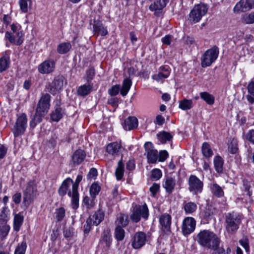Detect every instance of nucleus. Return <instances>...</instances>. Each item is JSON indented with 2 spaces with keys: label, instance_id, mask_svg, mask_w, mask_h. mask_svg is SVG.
<instances>
[{
  "label": "nucleus",
  "instance_id": "473e14b6",
  "mask_svg": "<svg viewBox=\"0 0 254 254\" xmlns=\"http://www.w3.org/2000/svg\"><path fill=\"white\" fill-rule=\"evenodd\" d=\"M210 189L212 194L216 197H221L224 196L223 189L217 184H213L210 187Z\"/></svg>",
  "mask_w": 254,
  "mask_h": 254
},
{
  "label": "nucleus",
  "instance_id": "4be33fe9",
  "mask_svg": "<svg viewBox=\"0 0 254 254\" xmlns=\"http://www.w3.org/2000/svg\"><path fill=\"white\" fill-rule=\"evenodd\" d=\"M123 126L126 130L134 129L138 126V120L136 117L130 116L124 121Z\"/></svg>",
  "mask_w": 254,
  "mask_h": 254
},
{
  "label": "nucleus",
  "instance_id": "1a4fd4ad",
  "mask_svg": "<svg viewBox=\"0 0 254 254\" xmlns=\"http://www.w3.org/2000/svg\"><path fill=\"white\" fill-rule=\"evenodd\" d=\"M189 190L193 194L201 193L203 190V183L195 175L190 176L189 181Z\"/></svg>",
  "mask_w": 254,
  "mask_h": 254
},
{
  "label": "nucleus",
  "instance_id": "f8f14e48",
  "mask_svg": "<svg viewBox=\"0 0 254 254\" xmlns=\"http://www.w3.org/2000/svg\"><path fill=\"white\" fill-rule=\"evenodd\" d=\"M147 239L145 233L137 232L135 233L132 239L131 246L134 249H139L145 244Z\"/></svg>",
  "mask_w": 254,
  "mask_h": 254
},
{
  "label": "nucleus",
  "instance_id": "412c9836",
  "mask_svg": "<svg viewBox=\"0 0 254 254\" xmlns=\"http://www.w3.org/2000/svg\"><path fill=\"white\" fill-rule=\"evenodd\" d=\"M112 243V236L110 231H105L100 241V244L103 247L105 251H108L110 248Z\"/></svg>",
  "mask_w": 254,
  "mask_h": 254
},
{
  "label": "nucleus",
  "instance_id": "ea45409f",
  "mask_svg": "<svg viewBox=\"0 0 254 254\" xmlns=\"http://www.w3.org/2000/svg\"><path fill=\"white\" fill-rule=\"evenodd\" d=\"M214 167L218 173H222L223 171V160L220 156H216L214 158Z\"/></svg>",
  "mask_w": 254,
  "mask_h": 254
},
{
  "label": "nucleus",
  "instance_id": "6e6552de",
  "mask_svg": "<svg viewBox=\"0 0 254 254\" xmlns=\"http://www.w3.org/2000/svg\"><path fill=\"white\" fill-rule=\"evenodd\" d=\"M51 96L46 93L40 98L37 108L36 113L41 116L44 117L48 113L50 107Z\"/></svg>",
  "mask_w": 254,
  "mask_h": 254
},
{
  "label": "nucleus",
  "instance_id": "4c0bfd02",
  "mask_svg": "<svg viewBox=\"0 0 254 254\" xmlns=\"http://www.w3.org/2000/svg\"><path fill=\"white\" fill-rule=\"evenodd\" d=\"M197 209V205L193 202H188L184 203V209L186 214H192Z\"/></svg>",
  "mask_w": 254,
  "mask_h": 254
},
{
  "label": "nucleus",
  "instance_id": "f03ea898",
  "mask_svg": "<svg viewBox=\"0 0 254 254\" xmlns=\"http://www.w3.org/2000/svg\"><path fill=\"white\" fill-rule=\"evenodd\" d=\"M242 215L235 212L228 213L225 216V227L228 234H235L241 223Z\"/></svg>",
  "mask_w": 254,
  "mask_h": 254
},
{
  "label": "nucleus",
  "instance_id": "423d86ee",
  "mask_svg": "<svg viewBox=\"0 0 254 254\" xmlns=\"http://www.w3.org/2000/svg\"><path fill=\"white\" fill-rule=\"evenodd\" d=\"M219 49L216 46L207 50L203 54L201 59V65L203 67L209 66L217 59Z\"/></svg>",
  "mask_w": 254,
  "mask_h": 254
},
{
  "label": "nucleus",
  "instance_id": "a18cd8bd",
  "mask_svg": "<svg viewBox=\"0 0 254 254\" xmlns=\"http://www.w3.org/2000/svg\"><path fill=\"white\" fill-rule=\"evenodd\" d=\"M95 197L90 198L88 196H85L82 200V204L85 205L87 209H91L94 207L95 204Z\"/></svg>",
  "mask_w": 254,
  "mask_h": 254
},
{
  "label": "nucleus",
  "instance_id": "0eeeda50",
  "mask_svg": "<svg viewBox=\"0 0 254 254\" xmlns=\"http://www.w3.org/2000/svg\"><path fill=\"white\" fill-rule=\"evenodd\" d=\"M149 215V210L147 205L144 203L142 205H135L132 210V213L130 215L131 220L135 222H138L141 218L147 219Z\"/></svg>",
  "mask_w": 254,
  "mask_h": 254
},
{
  "label": "nucleus",
  "instance_id": "680f3d73",
  "mask_svg": "<svg viewBox=\"0 0 254 254\" xmlns=\"http://www.w3.org/2000/svg\"><path fill=\"white\" fill-rule=\"evenodd\" d=\"M240 244L245 249L247 252L250 251V247L249 245V240L247 238H244L239 241Z\"/></svg>",
  "mask_w": 254,
  "mask_h": 254
},
{
  "label": "nucleus",
  "instance_id": "c85d7f7f",
  "mask_svg": "<svg viewBox=\"0 0 254 254\" xmlns=\"http://www.w3.org/2000/svg\"><path fill=\"white\" fill-rule=\"evenodd\" d=\"M93 31L100 34L102 36H105L108 34L106 28L104 27L102 23L100 21H94L93 25Z\"/></svg>",
  "mask_w": 254,
  "mask_h": 254
},
{
  "label": "nucleus",
  "instance_id": "603ef678",
  "mask_svg": "<svg viewBox=\"0 0 254 254\" xmlns=\"http://www.w3.org/2000/svg\"><path fill=\"white\" fill-rule=\"evenodd\" d=\"M169 75L170 71H167L166 73L159 72L158 73L152 75V77L154 80L159 81L163 79L167 78L168 77Z\"/></svg>",
  "mask_w": 254,
  "mask_h": 254
},
{
  "label": "nucleus",
  "instance_id": "69168bd1",
  "mask_svg": "<svg viewBox=\"0 0 254 254\" xmlns=\"http://www.w3.org/2000/svg\"><path fill=\"white\" fill-rule=\"evenodd\" d=\"M82 179V175H78L77 176V178L76 179L75 182L74 183L73 182V183H72V190H78L79 184L81 181Z\"/></svg>",
  "mask_w": 254,
  "mask_h": 254
},
{
  "label": "nucleus",
  "instance_id": "6ab92c4d",
  "mask_svg": "<svg viewBox=\"0 0 254 254\" xmlns=\"http://www.w3.org/2000/svg\"><path fill=\"white\" fill-rule=\"evenodd\" d=\"M86 154L85 151L81 149H78L75 151L71 158V163L73 166H76L80 165L85 159Z\"/></svg>",
  "mask_w": 254,
  "mask_h": 254
},
{
  "label": "nucleus",
  "instance_id": "2eb2a0df",
  "mask_svg": "<svg viewBox=\"0 0 254 254\" xmlns=\"http://www.w3.org/2000/svg\"><path fill=\"white\" fill-rule=\"evenodd\" d=\"M196 221L195 219L191 217L185 218L182 225V232L184 235L190 234L195 229Z\"/></svg>",
  "mask_w": 254,
  "mask_h": 254
},
{
  "label": "nucleus",
  "instance_id": "09e8293b",
  "mask_svg": "<svg viewBox=\"0 0 254 254\" xmlns=\"http://www.w3.org/2000/svg\"><path fill=\"white\" fill-rule=\"evenodd\" d=\"M254 13H246L242 15V20L246 24H252L254 23Z\"/></svg>",
  "mask_w": 254,
  "mask_h": 254
},
{
  "label": "nucleus",
  "instance_id": "2f4dec72",
  "mask_svg": "<svg viewBox=\"0 0 254 254\" xmlns=\"http://www.w3.org/2000/svg\"><path fill=\"white\" fill-rule=\"evenodd\" d=\"M158 140L162 143H165L167 141H170L173 138V135L170 133L163 131L157 134Z\"/></svg>",
  "mask_w": 254,
  "mask_h": 254
},
{
  "label": "nucleus",
  "instance_id": "a878e982",
  "mask_svg": "<svg viewBox=\"0 0 254 254\" xmlns=\"http://www.w3.org/2000/svg\"><path fill=\"white\" fill-rule=\"evenodd\" d=\"M122 145L120 143L117 142H112L107 146L106 151L113 155H117Z\"/></svg>",
  "mask_w": 254,
  "mask_h": 254
},
{
  "label": "nucleus",
  "instance_id": "5fc2aeb1",
  "mask_svg": "<svg viewBox=\"0 0 254 254\" xmlns=\"http://www.w3.org/2000/svg\"><path fill=\"white\" fill-rule=\"evenodd\" d=\"M238 149L236 140L233 139L228 144V150L232 154H235Z\"/></svg>",
  "mask_w": 254,
  "mask_h": 254
},
{
  "label": "nucleus",
  "instance_id": "393cba45",
  "mask_svg": "<svg viewBox=\"0 0 254 254\" xmlns=\"http://www.w3.org/2000/svg\"><path fill=\"white\" fill-rule=\"evenodd\" d=\"M105 216L104 212L99 209L96 211L92 216H90L88 219H90L92 225H98L103 220Z\"/></svg>",
  "mask_w": 254,
  "mask_h": 254
},
{
  "label": "nucleus",
  "instance_id": "37998d69",
  "mask_svg": "<svg viewBox=\"0 0 254 254\" xmlns=\"http://www.w3.org/2000/svg\"><path fill=\"white\" fill-rule=\"evenodd\" d=\"M101 190L99 185L96 183H93L90 188V194L91 197H96Z\"/></svg>",
  "mask_w": 254,
  "mask_h": 254
},
{
  "label": "nucleus",
  "instance_id": "6e6d98bb",
  "mask_svg": "<svg viewBox=\"0 0 254 254\" xmlns=\"http://www.w3.org/2000/svg\"><path fill=\"white\" fill-rule=\"evenodd\" d=\"M7 210V207L6 206H4L0 210V219L3 222H6L8 220V216L6 213V210Z\"/></svg>",
  "mask_w": 254,
  "mask_h": 254
},
{
  "label": "nucleus",
  "instance_id": "dca6fc26",
  "mask_svg": "<svg viewBox=\"0 0 254 254\" xmlns=\"http://www.w3.org/2000/svg\"><path fill=\"white\" fill-rule=\"evenodd\" d=\"M65 115V109L61 106V102L57 100L54 107V110L51 113V119L54 122H58Z\"/></svg>",
  "mask_w": 254,
  "mask_h": 254
},
{
  "label": "nucleus",
  "instance_id": "0e129e2a",
  "mask_svg": "<svg viewBox=\"0 0 254 254\" xmlns=\"http://www.w3.org/2000/svg\"><path fill=\"white\" fill-rule=\"evenodd\" d=\"M168 157V153L166 150H162L158 154V161L160 162H163L166 160Z\"/></svg>",
  "mask_w": 254,
  "mask_h": 254
},
{
  "label": "nucleus",
  "instance_id": "5701e85b",
  "mask_svg": "<svg viewBox=\"0 0 254 254\" xmlns=\"http://www.w3.org/2000/svg\"><path fill=\"white\" fill-rule=\"evenodd\" d=\"M162 186L167 193L171 194L176 186V180L172 177H167L164 180Z\"/></svg>",
  "mask_w": 254,
  "mask_h": 254
},
{
  "label": "nucleus",
  "instance_id": "20e7f679",
  "mask_svg": "<svg viewBox=\"0 0 254 254\" xmlns=\"http://www.w3.org/2000/svg\"><path fill=\"white\" fill-rule=\"evenodd\" d=\"M207 10V6L204 3H200L195 4L190 13L189 19L190 21L193 24L198 22L206 14Z\"/></svg>",
  "mask_w": 254,
  "mask_h": 254
},
{
  "label": "nucleus",
  "instance_id": "c756f323",
  "mask_svg": "<svg viewBox=\"0 0 254 254\" xmlns=\"http://www.w3.org/2000/svg\"><path fill=\"white\" fill-rule=\"evenodd\" d=\"M128 223V216L122 213L119 214L115 221V224L117 227L119 226L121 227H126Z\"/></svg>",
  "mask_w": 254,
  "mask_h": 254
},
{
  "label": "nucleus",
  "instance_id": "e433bc0d",
  "mask_svg": "<svg viewBox=\"0 0 254 254\" xmlns=\"http://www.w3.org/2000/svg\"><path fill=\"white\" fill-rule=\"evenodd\" d=\"M200 97L208 105H212L214 103V97L207 92H202L200 93Z\"/></svg>",
  "mask_w": 254,
  "mask_h": 254
},
{
  "label": "nucleus",
  "instance_id": "39448f33",
  "mask_svg": "<svg viewBox=\"0 0 254 254\" xmlns=\"http://www.w3.org/2000/svg\"><path fill=\"white\" fill-rule=\"evenodd\" d=\"M27 118L25 113H22L16 119L11 131L15 137L23 134L27 126Z\"/></svg>",
  "mask_w": 254,
  "mask_h": 254
},
{
  "label": "nucleus",
  "instance_id": "58836bf2",
  "mask_svg": "<svg viewBox=\"0 0 254 254\" xmlns=\"http://www.w3.org/2000/svg\"><path fill=\"white\" fill-rule=\"evenodd\" d=\"M124 173V164L122 159H121L118 163V167L116 170L115 175L118 180L122 179Z\"/></svg>",
  "mask_w": 254,
  "mask_h": 254
},
{
  "label": "nucleus",
  "instance_id": "72a5a7b5",
  "mask_svg": "<svg viewBox=\"0 0 254 254\" xmlns=\"http://www.w3.org/2000/svg\"><path fill=\"white\" fill-rule=\"evenodd\" d=\"M10 60L8 56L4 55L0 58V72L5 71L9 67Z\"/></svg>",
  "mask_w": 254,
  "mask_h": 254
},
{
  "label": "nucleus",
  "instance_id": "3c124183",
  "mask_svg": "<svg viewBox=\"0 0 254 254\" xmlns=\"http://www.w3.org/2000/svg\"><path fill=\"white\" fill-rule=\"evenodd\" d=\"M27 248L25 242H22L15 249L14 254H25Z\"/></svg>",
  "mask_w": 254,
  "mask_h": 254
},
{
  "label": "nucleus",
  "instance_id": "9d476101",
  "mask_svg": "<svg viewBox=\"0 0 254 254\" xmlns=\"http://www.w3.org/2000/svg\"><path fill=\"white\" fill-rule=\"evenodd\" d=\"M170 0H152L153 2L149 6V9L154 14L160 17L162 15L163 9L166 6Z\"/></svg>",
  "mask_w": 254,
  "mask_h": 254
},
{
  "label": "nucleus",
  "instance_id": "a19ab883",
  "mask_svg": "<svg viewBox=\"0 0 254 254\" xmlns=\"http://www.w3.org/2000/svg\"><path fill=\"white\" fill-rule=\"evenodd\" d=\"M23 216L20 213L16 214L14 217V229L18 231L23 221Z\"/></svg>",
  "mask_w": 254,
  "mask_h": 254
},
{
  "label": "nucleus",
  "instance_id": "f704fd0d",
  "mask_svg": "<svg viewBox=\"0 0 254 254\" xmlns=\"http://www.w3.org/2000/svg\"><path fill=\"white\" fill-rule=\"evenodd\" d=\"M71 48V45L69 42L60 44L57 47V52L60 54H64L68 52Z\"/></svg>",
  "mask_w": 254,
  "mask_h": 254
},
{
  "label": "nucleus",
  "instance_id": "338daca9",
  "mask_svg": "<svg viewBox=\"0 0 254 254\" xmlns=\"http://www.w3.org/2000/svg\"><path fill=\"white\" fill-rule=\"evenodd\" d=\"M160 188L159 184L154 183L153 185L150 188V191L152 193V196H154L157 192L158 191Z\"/></svg>",
  "mask_w": 254,
  "mask_h": 254
},
{
  "label": "nucleus",
  "instance_id": "e2e57ef3",
  "mask_svg": "<svg viewBox=\"0 0 254 254\" xmlns=\"http://www.w3.org/2000/svg\"><path fill=\"white\" fill-rule=\"evenodd\" d=\"M120 90V85H116L109 90V93L111 96H115L119 93Z\"/></svg>",
  "mask_w": 254,
  "mask_h": 254
},
{
  "label": "nucleus",
  "instance_id": "49530a36",
  "mask_svg": "<svg viewBox=\"0 0 254 254\" xmlns=\"http://www.w3.org/2000/svg\"><path fill=\"white\" fill-rule=\"evenodd\" d=\"M125 232L123 227H116L115 230V237L117 241H121L123 240L125 238Z\"/></svg>",
  "mask_w": 254,
  "mask_h": 254
},
{
  "label": "nucleus",
  "instance_id": "8fccbe9b",
  "mask_svg": "<svg viewBox=\"0 0 254 254\" xmlns=\"http://www.w3.org/2000/svg\"><path fill=\"white\" fill-rule=\"evenodd\" d=\"M95 75V70L94 67H89L86 71V79L87 83H91Z\"/></svg>",
  "mask_w": 254,
  "mask_h": 254
},
{
  "label": "nucleus",
  "instance_id": "774afa93",
  "mask_svg": "<svg viewBox=\"0 0 254 254\" xmlns=\"http://www.w3.org/2000/svg\"><path fill=\"white\" fill-rule=\"evenodd\" d=\"M246 138L248 140L254 144V129H251L248 131Z\"/></svg>",
  "mask_w": 254,
  "mask_h": 254
},
{
  "label": "nucleus",
  "instance_id": "a211bd4d",
  "mask_svg": "<svg viewBox=\"0 0 254 254\" xmlns=\"http://www.w3.org/2000/svg\"><path fill=\"white\" fill-rule=\"evenodd\" d=\"M55 68V62L53 60H46L38 67V71L41 74H49L54 71Z\"/></svg>",
  "mask_w": 254,
  "mask_h": 254
},
{
  "label": "nucleus",
  "instance_id": "de8ad7c7",
  "mask_svg": "<svg viewBox=\"0 0 254 254\" xmlns=\"http://www.w3.org/2000/svg\"><path fill=\"white\" fill-rule=\"evenodd\" d=\"M43 117L35 112L34 116L30 122V127L32 128H34L37 124L42 122Z\"/></svg>",
  "mask_w": 254,
  "mask_h": 254
},
{
  "label": "nucleus",
  "instance_id": "79ce46f5",
  "mask_svg": "<svg viewBox=\"0 0 254 254\" xmlns=\"http://www.w3.org/2000/svg\"><path fill=\"white\" fill-rule=\"evenodd\" d=\"M192 107V101L185 99L180 101L179 108L183 110H188Z\"/></svg>",
  "mask_w": 254,
  "mask_h": 254
},
{
  "label": "nucleus",
  "instance_id": "bb28decb",
  "mask_svg": "<svg viewBox=\"0 0 254 254\" xmlns=\"http://www.w3.org/2000/svg\"><path fill=\"white\" fill-rule=\"evenodd\" d=\"M68 195L71 197V206L74 209H76L79 207V193L78 190H72V192L69 191Z\"/></svg>",
  "mask_w": 254,
  "mask_h": 254
},
{
  "label": "nucleus",
  "instance_id": "ddd939ff",
  "mask_svg": "<svg viewBox=\"0 0 254 254\" xmlns=\"http://www.w3.org/2000/svg\"><path fill=\"white\" fill-rule=\"evenodd\" d=\"M144 147L148 162L156 163L158 159V153L157 150L153 148V144L151 142H146Z\"/></svg>",
  "mask_w": 254,
  "mask_h": 254
},
{
  "label": "nucleus",
  "instance_id": "13d9d810",
  "mask_svg": "<svg viewBox=\"0 0 254 254\" xmlns=\"http://www.w3.org/2000/svg\"><path fill=\"white\" fill-rule=\"evenodd\" d=\"M162 177V172L159 169H154L151 171V177L154 180H158Z\"/></svg>",
  "mask_w": 254,
  "mask_h": 254
},
{
  "label": "nucleus",
  "instance_id": "7c9ffc66",
  "mask_svg": "<svg viewBox=\"0 0 254 254\" xmlns=\"http://www.w3.org/2000/svg\"><path fill=\"white\" fill-rule=\"evenodd\" d=\"M131 84L132 81L130 79L126 78L124 80L122 88L120 90L121 94L123 96H125L127 95L131 87Z\"/></svg>",
  "mask_w": 254,
  "mask_h": 254
},
{
  "label": "nucleus",
  "instance_id": "b1692460",
  "mask_svg": "<svg viewBox=\"0 0 254 254\" xmlns=\"http://www.w3.org/2000/svg\"><path fill=\"white\" fill-rule=\"evenodd\" d=\"M93 84L91 83L85 84L78 87L77 89V95L79 96L85 97L89 95L92 91Z\"/></svg>",
  "mask_w": 254,
  "mask_h": 254
},
{
  "label": "nucleus",
  "instance_id": "bf43d9fd",
  "mask_svg": "<svg viewBox=\"0 0 254 254\" xmlns=\"http://www.w3.org/2000/svg\"><path fill=\"white\" fill-rule=\"evenodd\" d=\"M30 0H20L19 5L21 10L23 12H27L28 10V2Z\"/></svg>",
  "mask_w": 254,
  "mask_h": 254
},
{
  "label": "nucleus",
  "instance_id": "c03bdc74",
  "mask_svg": "<svg viewBox=\"0 0 254 254\" xmlns=\"http://www.w3.org/2000/svg\"><path fill=\"white\" fill-rule=\"evenodd\" d=\"M243 183L245 191L247 192V195L250 196L252 193V191L250 189L252 186L254 185L253 182L251 179L244 178L243 180Z\"/></svg>",
  "mask_w": 254,
  "mask_h": 254
},
{
  "label": "nucleus",
  "instance_id": "f3484780",
  "mask_svg": "<svg viewBox=\"0 0 254 254\" xmlns=\"http://www.w3.org/2000/svg\"><path fill=\"white\" fill-rule=\"evenodd\" d=\"M254 7L253 0H241L234 7V11L236 13L246 12Z\"/></svg>",
  "mask_w": 254,
  "mask_h": 254
},
{
  "label": "nucleus",
  "instance_id": "cd10ccee",
  "mask_svg": "<svg viewBox=\"0 0 254 254\" xmlns=\"http://www.w3.org/2000/svg\"><path fill=\"white\" fill-rule=\"evenodd\" d=\"M70 183H73V180L70 178H67L63 181L58 190V193L60 196L63 197L66 194Z\"/></svg>",
  "mask_w": 254,
  "mask_h": 254
},
{
  "label": "nucleus",
  "instance_id": "7ed1b4c3",
  "mask_svg": "<svg viewBox=\"0 0 254 254\" xmlns=\"http://www.w3.org/2000/svg\"><path fill=\"white\" fill-rule=\"evenodd\" d=\"M39 195L37 185L35 180L29 181L23 191V204L28 207Z\"/></svg>",
  "mask_w": 254,
  "mask_h": 254
},
{
  "label": "nucleus",
  "instance_id": "c9c22d12",
  "mask_svg": "<svg viewBox=\"0 0 254 254\" xmlns=\"http://www.w3.org/2000/svg\"><path fill=\"white\" fill-rule=\"evenodd\" d=\"M201 151L203 155L207 158L211 157L213 154L210 145L206 142H205L202 144Z\"/></svg>",
  "mask_w": 254,
  "mask_h": 254
},
{
  "label": "nucleus",
  "instance_id": "4468645a",
  "mask_svg": "<svg viewBox=\"0 0 254 254\" xmlns=\"http://www.w3.org/2000/svg\"><path fill=\"white\" fill-rule=\"evenodd\" d=\"M159 221L161 230L164 233L169 234L171 232V216L169 214L164 213L160 216Z\"/></svg>",
  "mask_w": 254,
  "mask_h": 254
},
{
  "label": "nucleus",
  "instance_id": "4d7b16f0",
  "mask_svg": "<svg viewBox=\"0 0 254 254\" xmlns=\"http://www.w3.org/2000/svg\"><path fill=\"white\" fill-rule=\"evenodd\" d=\"M10 227L8 225H0V235L2 238H5L9 233Z\"/></svg>",
  "mask_w": 254,
  "mask_h": 254
},
{
  "label": "nucleus",
  "instance_id": "052dcab7",
  "mask_svg": "<svg viewBox=\"0 0 254 254\" xmlns=\"http://www.w3.org/2000/svg\"><path fill=\"white\" fill-rule=\"evenodd\" d=\"M90 219H87L86 223L83 226V231L85 234H88L91 230V227L93 226Z\"/></svg>",
  "mask_w": 254,
  "mask_h": 254
},
{
  "label": "nucleus",
  "instance_id": "9b49d317",
  "mask_svg": "<svg viewBox=\"0 0 254 254\" xmlns=\"http://www.w3.org/2000/svg\"><path fill=\"white\" fill-rule=\"evenodd\" d=\"M64 78L63 76H58L48 84L47 89L53 95L56 94L60 90L62 89L64 85Z\"/></svg>",
  "mask_w": 254,
  "mask_h": 254
},
{
  "label": "nucleus",
  "instance_id": "864d4df0",
  "mask_svg": "<svg viewBox=\"0 0 254 254\" xmlns=\"http://www.w3.org/2000/svg\"><path fill=\"white\" fill-rule=\"evenodd\" d=\"M65 216V209L63 207H60L56 210V218L58 222L63 220Z\"/></svg>",
  "mask_w": 254,
  "mask_h": 254
},
{
  "label": "nucleus",
  "instance_id": "f257e3e1",
  "mask_svg": "<svg viewBox=\"0 0 254 254\" xmlns=\"http://www.w3.org/2000/svg\"><path fill=\"white\" fill-rule=\"evenodd\" d=\"M196 238L198 243L204 248L216 251L219 248L220 238L212 231L208 230L200 231Z\"/></svg>",
  "mask_w": 254,
  "mask_h": 254
},
{
  "label": "nucleus",
  "instance_id": "aec40b11",
  "mask_svg": "<svg viewBox=\"0 0 254 254\" xmlns=\"http://www.w3.org/2000/svg\"><path fill=\"white\" fill-rule=\"evenodd\" d=\"M16 36L15 37L9 32H6L5 38L8 40L11 43H13L16 45H20L23 41V33L22 31H18L16 32Z\"/></svg>",
  "mask_w": 254,
  "mask_h": 254
}]
</instances>
